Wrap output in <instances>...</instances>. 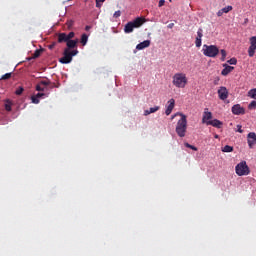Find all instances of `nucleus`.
Listing matches in <instances>:
<instances>
[{"label": "nucleus", "instance_id": "f257e3e1", "mask_svg": "<svg viewBox=\"0 0 256 256\" xmlns=\"http://www.w3.org/2000/svg\"><path fill=\"white\" fill-rule=\"evenodd\" d=\"M187 83H188L187 74L183 72H178L174 74L172 77V84L177 89H185V87H187Z\"/></svg>", "mask_w": 256, "mask_h": 256}, {"label": "nucleus", "instance_id": "f03ea898", "mask_svg": "<svg viewBox=\"0 0 256 256\" xmlns=\"http://www.w3.org/2000/svg\"><path fill=\"white\" fill-rule=\"evenodd\" d=\"M176 133L178 137H185L187 133V116L181 114V119L177 122Z\"/></svg>", "mask_w": 256, "mask_h": 256}, {"label": "nucleus", "instance_id": "7ed1b4c3", "mask_svg": "<svg viewBox=\"0 0 256 256\" xmlns=\"http://www.w3.org/2000/svg\"><path fill=\"white\" fill-rule=\"evenodd\" d=\"M202 53L205 57H211L215 59L219 55V47L216 45H207L204 44L202 48Z\"/></svg>", "mask_w": 256, "mask_h": 256}, {"label": "nucleus", "instance_id": "20e7f679", "mask_svg": "<svg viewBox=\"0 0 256 256\" xmlns=\"http://www.w3.org/2000/svg\"><path fill=\"white\" fill-rule=\"evenodd\" d=\"M78 54H79V50H77V48H75V50L64 49L63 57L60 58L59 61L63 65H68V63H71V61H73V57H75V55H78Z\"/></svg>", "mask_w": 256, "mask_h": 256}, {"label": "nucleus", "instance_id": "39448f33", "mask_svg": "<svg viewBox=\"0 0 256 256\" xmlns=\"http://www.w3.org/2000/svg\"><path fill=\"white\" fill-rule=\"evenodd\" d=\"M145 23V19L143 18H136L134 21L128 22L124 27L125 33H133L134 29H139L141 25Z\"/></svg>", "mask_w": 256, "mask_h": 256}, {"label": "nucleus", "instance_id": "423d86ee", "mask_svg": "<svg viewBox=\"0 0 256 256\" xmlns=\"http://www.w3.org/2000/svg\"><path fill=\"white\" fill-rule=\"evenodd\" d=\"M235 171H236V175H238L239 177H243L251 173V171L249 170V166H247L246 161H242L238 163L235 167Z\"/></svg>", "mask_w": 256, "mask_h": 256}, {"label": "nucleus", "instance_id": "0eeeda50", "mask_svg": "<svg viewBox=\"0 0 256 256\" xmlns=\"http://www.w3.org/2000/svg\"><path fill=\"white\" fill-rule=\"evenodd\" d=\"M256 51V36H252L250 38V46L248 48V55L249 57H254Z\"/></svg>", "mask_w": 256, "mask_h": 256}, {"label": "nucleus", "instance_id": "6e6552de", "mask_svg": "<svg viewBox=\"0 0 256 256\" xmlns=\"http://www.w3.org/2000/svg\"><path fill=\"white\" fill-rule=\"evenodd\" d=\"M218 97L221 99V101H225V99L229 97V90H227V87L222 86L220 89H218Z\"/></svg>", "mask_w": 256, "mask_h": 256}, {"label": "nucleus", "instance_id": "1a4fd4ad", "mask_svg": "<svg viewBox=\"0 0 256 256\" xmlns=\"http://www.w3.org/2000/svg\"><path fill=\"white\" fill-rule=\"evenodd\" d=\"M233 115H245V108L241 107V104H235L232 106Z\"/></svg>", "mask_w": 256, "mask_h": 256}, {"label": "nucleus", "instance_id": "9d476101", "mask_svg": "<svg viewBox=\"0 0 256 256\" xmlns=\"http://www.w3.org/2000/svg\"><path fill=\"white\" fill-rule=\"evenodd\" d=\"M247 139H248V145H249L250 149H253V145H256V134H255V132H250L247 135Z\"/></svg>", "mask_w": 256, "mask_h": 256}, {"label": "nucleus", "instance_id": "9b49d317", "mask_svg": "<svg viewBox=\"0 0 256 256\" xmlns=\"http://www.w3.org/2000/svg\"><path fill=\"white\" fill-rule=\"evenodd\" d=\"M77 43H79L78 40H68L66 42V47L67 48H65V49H68V51H75V49H77Z\"/></svg>", "mask_w": 256, "mask_h": 256}, {"label": "nucleus", "instance_id": "f8f14e48", "mask_svg": "<svg viewBox=\"0 0 256 256\" xmlns=\"http://www.w3.org/2000/svg\"><path fill=\"white\" fill-rule=\"evenodd\" d=\"M173 109H175V99L172 98L168 101V106L166 108L165 114L167 116L171 115V113L173 112Z\"/></svg>", "mask_w": 256, "mask_h": 256}, {"label": "nucleus", "instance_id": "ddd939ff", "mask_svg": "<svg viewBox=\"0 0 256 256\" xmlns=\"http://www.w3.org/2000/svg\"><path fill=\"white\" fill-rule=\"evenodd\" d=\"M206 125H211L212 127H216V129H221V127H223V122H221L220 120L214 119L206 122Z\"/></svg>", "mask_w": 256, "mask_h": 256}, {"label": "nucleus", "instance_id": "4468645a", "mask_svg": "<svg viewBox=\"0 0 256 256\" xmlns=\"http://www.w3.org/2000/svg\"><path fill=\"white\" fill-rule=\"evenodd\" d=\"M223 67L224 69L221 71V75H223L224 77H227V75H229V73H231L235 69V67L229 66L228 64H223Z\"/></svg>", "mask_w": 256, "mask_h": 256}, {"label": "nucleus", "instance_id": "2eb2a0df", "mask_svg": "<svg viewBox=\"0 0 256 256\" xmlns=\"http://www.w3.org/2000/svg\"><path fill=\"white\" fill-rule=\"evenodd\" d=\"M149 45H151V41L150 40H145L141 43H139L137 46H136V49L138 51H141L143 49H147V47H149Z\"/></svg>", "mask_w": 256, "mask_h": 256}, {"label": "nucleus", "instance_id": "dca6fc26", "mask_svg": "<svg viewBox=\"0 0 256 256\" xmlns=\"http://www.w3.org/2000/svg\"><path fill=\"white\" fill-rule=\"evenodd\" d=\"M213 119V114L209 111H205L202 118V123H209Z\"/></svg>", "mask_w": 256, "mask_h": 256}, {"label": "nucleus", "instance_id": "f3484780", "mask_svg": "<svg viewBox=\"0 0 256 256\" xmlns=\"http://www.w3.org/2000/svg\"><path fill=\"white\" fill-rule=\"evenodd\" d=\"M69 39L67 38L66 33H59L58 34V43H67Z\"/></svg>", "mask_w": 256, "mask_h": 256}, {"label": "nucleus", "instance_id": "a211bd4d", "mask_svg": "<svg viewBox=\"0 0 256 256\" xmlns=\"http://www.w3.org/2000/svg\"><path fill=\"white\" fill-rule=\"evenodd\" d=\"M39 84L43 87H50V89H53L55 87V84L51 83V80H41Z\"/></svg>", "mask_w": 256, "mask_h": 256}, {"label": "nucleus", "instance_id": "6ab92c4d", "mask_svg": "<svg viewBox=\"0 0 256 256\" xmlns=\"http://www.w3.org/2000/svg\"><path fill=\"white\" fill-rule=\"evenodd\" d=\"M11 107H13V102L11 100L7 99L6 103H5V110L8 112H11L12 111Z\"/></svg>", "mask_w": 256, "mask_h": 256}, {"label": "nucleus", "instance_id": "aec40b11", "mask_svg": "<svg viewBox=\"0 0 256 256\" xmlns=\"http://www.w3.org/2000/svg\"><path fill=\"white\" fill-rule=\"evenodd\" d=\"M87 41H89V36L87 34H82L80 43L85 46L87 45Z\"/></svg>", "mask_w": 256, "mask_h": 256}, {"label": "nucleus", "instance_id": "412c9836", "mask_svg": "<svg viewBox=\"0 0 256 256\" xmlns=\"http://www.w3.org/2000/svg\"><path fill=\"white\" fill-rule=\"evenodd\" d=\"M223 153H233V146L226 145L222 148Z\"/></svg>", "mask_w": 256, "mask_h": 256}, {"label": "nucleus", "instance_id": "4be33fe9", "mask_svg": "<svg viewBox=\"0 0 256 256\" xmlns=\"http://www.w3.org/2000/svg\"><path fill=\"white\" fill-rule=\"evenodd\" d=\"M248 97H251V99H256V88L248 91Z\"/></svg>", "mask_w": 256, "mask_h": 256}, {"label": "nucleus", "instance_id": "5701e85b", "mask_svg": "<svg viewBox=\"0 0 256 256\" xmlns=\"http://www.w3.org/2000/svg\"><path fill=\"white\" fill-rule=\"evenodd\" d=\"M220 54H221V61H225V59H227V51H225V49L220 50Z\"/></svg>", "mask_w": 256, "mask_h": 256}, {"label": "nucleus", "instance_id": "b1692460", "mask_svg": "<svg viewBox=\"0 0 256 256\" xmlns=\"http://www.w3.org/2000/svg\"><path fill=\"white\" fill-rule=\"evenodd\" d=\"M23 91H25V88H23V86H20L16 89L15 95H23Z\"/></svg>", "mask_w": 256, "mask_h": 256}, {"label": "nucleus", "instance_id": "393cba45", "mask_svg": "<svg viewBox=\"0 0 256 256\" xmlns=\"http://www.w3.org/2000/svg\"><path fill=\"white\" fill-rule=\"evenodd\" d=\"M11 75H12V73H6V74L2 75L1 80L7 81L8 79H11Z\"/></svg>", "mask_w": 256, "mask_h": 256}, {"label": "nucleus", "instance_id": "a878e982", "mask_svg": "<svg viewBox=\"0 0 256 256\" xmlns=\"http://www.w3.org/2000/svg\"><path fill=\"white\" fill-rule=\"evenodd\" d=\"M31 101L34 105H39V98L36 95L31 97Z\"/></svg>", "mask_w": 256, "mask_h": 256}, {"label": "nucleus", "instance_id": "bb28decb", "mask_svg": "<svg viewBox=\"0 0 256 256\" xmlns=\"http://www.w3.org/2000/svg\"><path fill=\"white\" fill-rule=\"evenodd\" d=\"M229 11H233V6H227L222 8L223 13H229Z\"/></svg>", "mask_w": 256, "mask_h": 256}, {"label": "nucleus", "instance_id": "cd10ccee", "mask_svg": "<svg viewBox=\"0 0 256 256\" xmlns=\"http://www.w3.org/2000/svg\"><path fill=\"white\" fill-rule=\"evenodd\" d=\"M198 39H202L203 38V28H199L197 31V37Z\"/></svg>", "mask_w": 256, "mask_h": 256}, {"label": "nucleus", "instance_id": "c85d7f7f", "mask_svg": "<svg viewBox=\"0 0 256 256\" xmlns=\"http://www.w3.org/2000/svg\"><path fill=\"white\" fill-rule=\"evenodd\" d=\"M184 145H185V147H187L188 149H192V151H198L197 147H195V146H193V145H191V144H189V143H185Z\"/></svg>", "mask_w": 256, "mask_h": 256}, {"label": "nucleus", "instance_id": "c756f323", "mask_svg": "<svg viewBox=\"0 0 256 256\" xmlns=\"http://www.w3.org/2000/svg\"><path fill=\"white\" fill-rule=\"evenodd\" d=\"M41 56V50L37 49L35 50L34 54H33V59H37V57Z\"/></svg>", "mask_w": 256, "mask_h": 256}, {"label": "nucleus", "instance_id": "7c9ffc66", "mask_svg": "<svg viewBox=\"0 0 256 256\" xmlns=\"http://www.w3.org/2000/svg\"><path fill=\"white\" fill-rule=\"evenodd\" d=\"M227 63H229V65H237V58H231Z\"/></svg>", "mask_w": 256, "mask_h": 256}, {"label": "nucleus", "instance_id": "2f4dec72", "mask_svg": "<svg viewBox=\"0 0 256 256\" xmlns=\"http://www.w3.org/2000/svg\"><path fill=\"white\" fill-rule=\"evenodd\" d=\"M159 109H161L159 106H155V107L150 108L149 109L150 114L151 113H157V111H159Z\"/></svg>", "mask_w": 256, "mask_h": 256}, {"label": "nucleus", "instance_id": "473e14b6", "mask_svg": "<svg viewBox=\"0 0 256 256\" xmlns=\"http://www.w3.org/2000/svg\"><path fill=\"white\" fill-rule=\"evenodd\" d=\"M73 37H75V32H69L67 34L68 41H71V39H73Z\"/></svg>", "mask_w": 256, "mask_h": 256}, {"label": "nucleus", "instance_id": "72a5a7b5", "mask_svg": "<svg viewBox=\"0 0 256 256\" xmlns=\"http://www.w3.org/2000/svg\"><path fill=\"white\" fill-rule=\"evenodd\" d=\"M101 3H105V0H96V7L99 9L101 8Z\"/></svg>", "mask_w": 256, "mask_h": 256}, {"label": "nucleus", "instance_id": "f704fd0d", "mask_svg": "<svg viewBox=\"0 0 256 256\" xmlns=\"http://www.w3.org/2000/svg\"><path fill=\"white\" fill-rule=\"evenodd\" d=\"M36 91H45V87L40 85L39 83L36 85Z\"/></svg>", "mask_w": 256, "mask_h": 256}, {"label": "nucleus", "instance_id": "c9c22d12", "mask_svg": "<svg viewBox=\"0 0 256 256\" xmlns=\"http://www.w3.org/2000/svg\"><path fill=\"white\" fill-rule=\"evenodd\" d=\"M201 43H202L201 38H196L195 40L196 47H201Z\"/></svg>", "mask_w": 256, "mask_h": 256}, {"label": "nucleus", "instance_id": "e433bc0d", "mask_svg": "<svg viewBox=\"0 0 256 256\" xmlns=\"http://www.w3.org/2000/svg\"><path fill=\"white\" fill-rule=\"evenodd\" d=\"M113 17H114L115 19L121 17V12H120V10L114 12Z\"/></svg>", "mask_w": 256, "mask_h": 256}, {"label": "nucleus", "instance_id": "4c0bfd02", "mask_svg": "<svg viewBox=\"0 0 256 256\" xmlns=\"http://www.w3.org/2000/svg\"><path fill=\"white\" fill-rule=\"evenodd\" d=\"M73 20H68L67 22H66V25H67V27H68V29H71V27H73Z\"/></svg>", "mask_w": 256, "mask_h": 256}, {"label": "nucleus", "instance_id": "58836bf2", "mask_svg": "<svg viewBox=\"0 0 256 256\" xmlns=\"http://www.w3.org/2000/svg\"><path fill=\"white\" fill-rule=\"evenodd\" d=\"M254 107H256V101H252L249 105H248V109H254Z\"/></svg>", "mask_w": 256, "mask_h": 256}, {"label": "nucleus", "instance_id": "ea45409f", "mask_svg": "<svg viewBox=\"0 0 256 256\" xmlns=\"http://www.w3.org/2000/svg\"><path fill=\"white\" fill-rule=\"evenodd\" d=\"M36 97H37L38 99H41V97H45V93H37V94H36Z\"/></svg>", "mask_w": 256, "mask_h": 256}, {"label": "nucleus", "instance_id": "a19ab883", "mask_svg": "<svg viewBox=\"0 0 256 256\" xmlns=\"http://www.w3.org/2000/svg\"><path fill=\"white\" fill-rule=\"evenodd\" d=\"M165 5V0H160L158 3V7H163Z\"/></svg>", "mask_w": 256, "mask_h": 256}, {"label": "nucleus", "instance_id": "79ce46f5", "mask_svg": "<svg viewBox=\"0 0 256 256\" xmlns=\"http://www.w3.org/2000/svg\"><path fill=\"white\" fill-rule=\"evenodd\" d=\"M55 45H57V43L53 42L48 46V49H55Z\"/></svg>", "mask_w": 256, "mask_h": 256}, {"label": "nucleus", "instance_id": "37998d69", "mask_svg": "<svg viewBox=\"0 0 256 256\" xmlns=\"http://www.w3.org/2000/svg\"><path fill=\"white\" fill-rule=\"evenodd\" d=\"M223 10L222 9H220L218 12H217V16L218 17H222L223 16Z\"/></svg>", "mask_w": 256, "mask_h": 256}, {"label": "nucleus", "instance_id": "c03bdc74", "mask_svg": "<svg viewBox=\"0 0 256 256\" xmlns=\"http://www.w3.org/2000/svg\"><path fill=\"white\" fill-rule=\"evenodd\" d=\"M237 131L238 133H243V129H242V126L241 125H237Z\"/></svg>", "mask_w": 256, "mask_h": 256}, {"label": "nucleus", "instance_id": "a18cd8bd", "mask_svg": "<svg viewBox=\"0 0 256 256\" xmlns=\"http://www.w3.org/2000/svg\"><path fill=\"white\" fill-rule=\"evenodd\" d=\"M168 29H173L174 27H175V23H170V24H168Z\"/></svg>", "mask_w": 256, "mask_h": 256}, {"label": "nucleus", "instance_id": "49530a36", "mask_svg": "<svg viewBox=\"0 0 256 256\" xmlns=\"http://www.w3.org/2000/svg\"><path fill=\"white\" fill-rule=\"evenodd\" d=\"M144 115H145V117H147V115H151L150 110H145V111H144Z\"/></svg>", "mask_w": 256, "mask_h": 256}, {"label": "nucleus", "instance_id": "de8ad7c7", "mask_svg": "<svg viewBox=\"0 0 256 256\" xmlns=\"http://www.w3.org/2000/svg\"><path fill=\"white\" fill-rule=\"evenodd\" d=\"M89 29H91V26H86L85 27V31H89Z\"/></svg>", "mask_w": 256, "mask_h": 256}, {"label": "nucleus", "instance_id": "09e8293b", "mask_svg": "<svg viewBox=\"0 0 256 256\" xmlns=\"http://www.w3.org/2000/svg\"><path fill=\"white\" fill-rule=\"evenodd\" d=\"M214 138L219 139V135L218 134L214 135Z\"/></svg>", "mask_w": 256, "mask_h": 256}, {"label": "nucleus", "instance_id": "8fccbe9b", "mask_svg": "<svg viewBox=\"0 0 256 256\" xmlns=\"http://www.w3.org/2000/svg\"><path fill=\"white\" fill-rule=\"evenodd\" d=\"M171 119H175V115H173V116L171 117Z\"/></svg>", "mask_w": 256, "mask_h": 256}, {"label": "nucleus", "instance_id": "3c124183", "mask_svg": "<svg viewBox=\"0 0 256 256\" xmlns=\"http://www.w3.org/2000/svg\"><path fill=\"white\" fill-rule=\"evenodd\" d=\"M168 1H170V3H171L172 0H168Z\"/></svg>", "mask_w": 256, "mask_h": 256}]
</instances>
